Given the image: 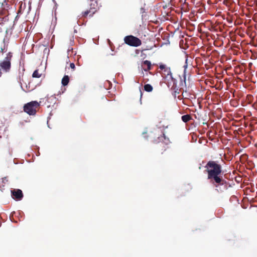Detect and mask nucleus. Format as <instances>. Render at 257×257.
Wrapping results in <instances>:
<instances>
[{
	"instance_id": "2",
	"label": "nucleus",
	"mask_w": 257,
	"mask_h": 257,
	"mask_svg": "<svg viewBox=\"0 0 257 257\" xmlns=\"http://www.w3.org/2000/svg\"><path fill=\"white\" fill-rule=\"evenodd\" d=\"M162 77L164 79V82L165 83L168 87L174 85L175 79L172 77L170 69L164 65H162Z\"/></svg>"
},
{
	"instance_id": "11",
	"label": "nucleus",
	"mask_w": 257,
	"mask_h": 257,
	"mask_svg": "<svg viewBox=\"0 0 257 257\" xmlns=\"http://www.w3.org/2000/svg\"><path fill=\"white\" fill-rule=\"evenodd\" d=\"M167 133V132H164L163 133V141L164 142V143L166 144V145H168L170 143V140H169V137H167L166 135V134Z\"/></svg>"
},
{
	"instance_id": "1",
	"label": "nucleus",
	"mask_w": 257,
	"mask_h": 257,
	"mask_svg": "<svg viewBox=\"0 0 257 257\" xmlns=\"http://www.w3.org/2000/svg\"><path fill=\"white\" fill-rule=\"evenodd\" d=\"M208 173V179L215 187L222 184V179L220 177L221 167L214 161H209L205 166Z\"/></svg>"
},
{
	"instance_id": "4",
	"label": "nucleus",
	"mask_w": 257,
	"mask_h": 257,
	"mask_svg": "<svg viewBox=\"0 0 257 257\" xmlns=\"http://www.w3.org/2000/svg\"><path fill=\"white\" fill-rule=\"evenodd\" d=\"M40 104L37 101H32L25 104L24 111L30 115H34L40 108Z\"/></svg>"
},
{
	"instance_id": "12",
	"label": "nucleus",
	"mask_w": 257,
	"mask_h": 257,
	"mask_svg": "<svg viewBox=\"0 0 257 257\" xmlns=\"http://www.w3.org/2000/svg\"><path fill=\"white\" fill-rule=\"evenodd\" d=\"M144 89L147 92H151L153 90V87L149 84H145L144 85Z\"/></svg>"
},
{
	"instance_id": "16",
	"label": "nucleus",
	"mask_w": 257,
	"mask_h": 257,
	"mask_svg": "<svg viewBox=\"0 0 257 257\" xmlns=\"http://www.w3.org/2000/svg\"><path fill=\"white\" fill-rule=\"evenodd\" d=\"M184 67L185 70H186V68H187V58H186V60H185V65L184 66Z\"/></svg>"
},
{
	"instance_id": "6",
	"label": "nucleus",
	"mask_w": 257,
	"mask_h": 257,
	"mask_svg": "<svg viewBox=\"0 0 257 257\" xmlns=\"http://www.w3.org/2000/svg\"><path fill=\"white\" fill-rule=\"evenodd\" d=\"M124 41L126 44L133 47L139 46L142 44L140 39L132 35L125 37Z\"/></svg>"
},
{
	"instance_id": "9",
	"label": "nucleus",
	"mask_w": 257,
	"mask_h": 257,
	"mask_svg": "<svg viewBox=\"0 0 257 257\" xmlns=\"http://www.w3.org/2000/svg\"><path fill=\"white\" fill-rule=\"evenodd\" d=\"M151 62L148 60H145L143 62V67L145 70H150L151 69Z\"/></svg>"
},
{
	"instance_id": "18",
	"label": "nucleus",
	"mask_w": 257,
	"mask_h": 257,
	"mask_svg": "<svg viewBox=\"0 0 257 257\" xmlns=\"http://www.w3.org/2000/svg\"><path fill=\"white\" fill-rule=\"evenodd\" d=\"M44 0H39V3L42 4Z\"/></svg>"
},
{
	"instance_id": "13",
	"label": "nucleus",
	"mask_w": 257,
	"mask_h": 257,
	"mask_svg": "<svg viewBox=\"0 0 257 257\" xmlns=\"http://www.w3.org/2000/svg\"><path fill=\"white\" fill-rule=\"evenodd\" d=\"M190 118H191V117H190V115H184L182 116V120L184 122H188L190 119Z\"/></svg>"
},
{
	"instance_id": "10",
	"label": "nucleus",
	"mask_w": 257,
	"mask_h": 257,
	"mask_svg": "<svg viewBox=\"0 0 257 257\" xmlns=\"http://www.w3.org/2000/svg\"><path fill=\"white\" fill-rule=\"evenodd\" d=\"M69 82V77L68 75H65L62 79V84L63 86L68 85Z\"/></svg>"
},
{
	"instance_id": "7",
	"label": "nucleus",
	"mask_w": 257,
	"mask_h": 257,
	"mask_svg": "<svg viewBox=\"0 0 257 257\" xmlns=\"http://www.w3.org/2000/svg\"><path fill=\"white\" fill-rule=\"evenodd\" d=\"M11 193L13 198L17 200H21L23 198L22 191L20 189H14Z\"/></svg>"
},
{
	"instance_id": "17",
	"label": "nucleus",
	"mask_w": 257,
	"mask_h": 257,
	"mask_svg": "<svg viewBox=\"0 0 257 257\" xmlns=\"http://www.w3.org/2000/svg\"><path fill=\"white\" fill-rule=\"evenodd\" d=\"M2 72L1 69H0V77L2 76Z\"/></svg>"
},
{
	"instance_id": "3",
	"label": "nucleus",
	"mask_w": 257,
	"mask_h": 257,
	"mask_svg": "<svg viewBox=\"0 0 257 257\" xmlns=\"http://www.w3.org/2000/svg\"><path fill=\"white\" fill-rule=\"evenodd\" d=\"M13 56V53L9 52L4 59L0 62V69L5 73H8L11 69V61Z\"/></svg>"
},
{
	"instance_id": "19",
	"label": "nucleus",
	"mask_w": 257,
	"mask_h": 257,
	"mask_svg": "<svg viewBox=\"0 0 257 257\" xmlns=\"http://www.w3.org/2000/svg\"><path fill=\"white\" fill-rule=\"evenodd\" d=\"M160 142L159 141H155V143H159Z\"/></svg>"
},
{
	"instance_id": "14",
	"label": "nucleus",
	"mask_w": 257,
	"mask_h": 257,
	"mask_svg": "<svg viewBox=\"0 0 257 257\" xmlns=\"http://www.w3.org/2000/svg\"><path fill=\"white\" fill-rule=\"evenodd\" d=\"M32 76L35 78H40L41 74L39 73L38 70H36L33 72Z\"/></svg>"
},
{
	"instance_id": "5",
	"label": "nucleus",
	"mask_w": 257,
	"mask_h": 257,
	"mask_svg": "<svg viewBox=\"0 0 257 257\" xmlns=\"http://www.w3.org/2000/svg\"><path fill=\"white\" fill-rule=\"evenodd\" d=\"M90 9L82 13L83 18L92 17L98 9L97 0H88Z\"/></svg>"
},
{
	"instance_id": "15",
	"label": "nucleus",
	"mask_w": 257,
	"mask_h": 257,
	"mask_svg": "<svg viewBox=\"0 0 257 257\" xmlns=\"http://www.w3.org/2000/svg\"><path fill=\"white\" fill-rule=\"evenodd\" d=\"M70 67H71V69H72L73 70H74L75 68V64L73 63H70Z\"/></svg>"
},
{
	"instance_id": "8",
	"label": "nucleus",
	"mask_w": 257,
	"mask_h": 257,
	"mask_svg": "<svg viewBox=\"0 0 257 257\" xmlns=\"http://www.w3.org/2000/svg\"><path fill=\"white\" fill-rule=\"evenodd\" d=\"M169 35L167 33H163L162 34V39H163V41H162V46L165 45H168L170 44V41L169 40Z\"/></svg>"
}]
</instances>
